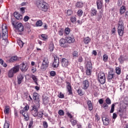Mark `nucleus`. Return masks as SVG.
Here are the masks:
<instances>
[{"instance_id": "obj_45", "label": "nucleus", "mask_w": 128, "mask_h": 128, "mask_svg": "<svg viewBox=\"0 0 128 128\" xmlns=\"http://www.w3.org/2000/svg\"><path fill=\"white\" fill-rule=\"evenodd\" d=\"M78 52L76 51H74L72 52V56L74 58H78Z\"/></svg>"}, {"instance_id": "obj_5", "label": "nucleus", "mask_w": 128, "mask_h": 128, "mask_svg": "<svg viewBox=\"0 0 128 128\" xmlns=\"http://www.w3.org/2000/svg\"><path fill=\"white\" fill-rule=\"evenodd\" d=\"M20 71V65H16L11 68L8 72V78H14V74Z\"/></svg>"}, {"instance_id": "obj_50", "label": "nucleus", "mask_w": 128, "mask_h": 128, "mask_svg": "<svg viewBox=\"0 0 128 128\" xmlns=\"http://www.w3.org/2000/svg\"><path fill=\"white\" fill-rule=\"evenodd\" d=\"M43 124V126L44 128H48V122L46 121H43L42 122Z\"/></svg>"}, {"instance_id": "obj_52", "label": "nucleus", "mask_w": 128, "mask_h": 128, "mask_svg": "<svg viewBox=\"0 0 128 128\" xmlns=\"http://www.w3.org/2000/svg\"><path fill=\"white\" fill-rule=\"evenodd\" d=\"M106 102L107 104H112V100L110 98H108L106 100Z\"/></svg>"}, {"instance_id": "obj_54", "label": "nucleus", "mask_w": 128, "mask_h": 128, "mask_svg": "<svg viewBox=\"0 0 128 128\" xmlns=\"http://www.w3.org/2000/svg\"><path fill=\"white\" fill-rule=\"evenodd\" d=\"M42 116H44V112H38L37 116H38V118H42Z\"/></svg>"}, {"instance_id": "obj_56", "label": "nucleus", "mask_w": 128, "mask_h": 128, "mask_svg": "<svg viewBox=\"0 0 128 128\" xmlns=\"http://www.w3.org/2000/svg\"><path fill=\"white\" fill-rule=\"evenodd\" d=\"M117 4L118 6H121L122 4V0H118Z\"/></svg>"}, {"instance_id": "obj_12", "label": "nucleus", "mask_w": 128, "mask_h": 128, "mask_svg": "<svg viewBox=\"0 0 128 128\" xmlns=\"http://www.w3.org/2000/svg\"><path fill=\"white\" fill-rule=\"evenodd\" d=\"M60 64V58L58 56H54V62L52 64L53 68H58V65Z\"/></svg>"}, {"instance_id": "obj_24", "label": "nucleus", "mask_w": 128, "mask_h": 128, "mask_svg": "<svg viewBox=\"0 0 128 128\" xmlns=\"http://www.w3.org/2000/svg\"><path fill=\"white\" fill-rule=\"evenodd\" d=\"M128 60V58L126 56H120L118 58V61L121 64H124V62Z\"/></svg>"}, {"instance_id": "obj_15", "label": "nucleus", "mask_w": 128, "mask_h": 128, "mask_svg": "<svg viewBox=\"0 0 128 128\" xmlns=\"http://www.w3.org/2000/svg\"><path fill=\"white\" fill-rule=\"evenodd\" d=\"M116 76V74H114V70H111L108 72V80H112L114 77Z\"/></svg>"}, {"instance_id": "obj_49", "label": "nucleus", "mask_w": 128, "mask_h": 128, "mask_svg": "<svg viewBox=\"0 0 128 128\" xmlns=\"http://www.w3.org/2000/svg\"><path fill=\"white\" fill-rule=\"evenodd\" d=\"M28 110H30V106L28 104H26L23 108V110H24V112H27Z\"/></svg>"}, {"instance_id": "obj_33", "label": "nucleus", "mask_w": 128, "mask_h": 128, "mask_svg": "<svg viewBox=\"0 0 128 128\" xmlns=\"http://www.w3.org/2000/svg\"><path fill=\"white\" fill-rule=\"evenodd\" d=\"M4 114H10V106H6L4 110Z\"/></svg>"}, {"instance_id": "obj_37", "label": "nucleus", "mask_w": 128, "mask_h": 128, "mask_svg": "<svg viewBox=\"0 0 128 128\" xmlns=\"http://www.w3.org/2000/svg\"><path fill=\"white\" fill-rule=\"evenodd\" d=\"M64 36H68L70 34V29L68 28H66L64 30Z\"/></svg>"}, {"instance_id": "obj_55", "label": "nucleus", "mask_w": 128, "mask_h": 128, "mask_svg": "<svg viewBox=\"0 0 128 128\" xmlns=\"http://www.w3.org/2000/svg\"><path fill=\"white\" fill-rule=\"evenodd\" d=\"M58 96L60 98H64V95L62 93V92H60L59 94H58Z\"/></svg>"}, {"instance_id": "obj_41", "label": "nucleus", "mask_w": 128, "mask_h": 128, "mask_svg": "<svg viewBox=\"0 0 128 128\" xmlns=\"http://www.w3.org/2000/svg\"><path fill=\"white\" fill-rule=\"evenodd\" d=\"M102 60L104 62H106L108 60V56L106 54H104L102 57Z\"/></svg>"}, {"instance_id": "obj_35", "label": "nucleus", "mask_w": 128, "mask_h": 128, "mask_svg": "<svg viewBox=\"0 0 128 128\" xmlns=\"http://www.w3.org/2000/svg\"><path fill=\"white\" fill-rule=\"evenodd\" d=\"M126 12V6H122L120 10V14H124V12Z\"/></svg>"}, {"instance_id": "obj_36", "label": "nucleus", "mask_w": 128, "mask_h": 128, "mask_svg": "<svg viewBox=\"0 0 128 128\" xmlns=\"http://www.w3.org/2000/svg\"><path fill=\"white\" fill-rule=\"evenodd\" d=\"M11 22H12V26H13L14 28L16 26V24H18V22H16V19L14 18H12Z\"/></svg>"}, {"instance_id": "obj_2", "label": "nucleus", "mask_w": 128, "mask_h": 128, "mask_svg": "<svg viewBox=\"0 0 128 128\" xmlns=\"http://www.w3.org/2000/svg\"><path fill=\"white\" fill-rule=\"evenodd\" d=\"M36 4L38 8L42 12H46L48 10V4L45 2L37 0Z\"/></svg>"}, {"instance_id": "obj_6", "label": "nucleus", "mask_w": 128, "mask_h": 128, "mask_svg": "<svg viewBox=\"0 0 128 128\" xmlns=\"http://www.w3.org/2000/svg\"><path fill=\"white\" fill-rule=\"evenodd\" d=\"M2 34L0 33V40H2H2H6L8 39V30L6 29V25L2 26Z\"/></svg>"}, {"instance_id": "obj_61", "label": "nucleus", "mask_w": 128, "mask_h": 128, "mask_svg": "<svg viewBox=\"0 0 128 128\" xmlns=\"http://www.w3.org/2000/svg\"><path fill=\"white\" fill-rule=\"evenodd\" d=\"M4 128H10V124L6 122L4 124Z\"/></svg>"}, {"instance_id": "obj_58", "label": "nucleus", "mask_w": 128, "mask_h": 128, "mask_svg": "<svg viewBox=\"0 0 128 128\" xmlns=\"http://www.w3.org/2000/svg\"><path fill=\"white\" fill-rule=\"evenodd\" d=\"M33 124H34V120H32L30 122L28 128H32Z\"/></svg>"}, {"instance_id": "obj_16", "label": "nucleus", "mask_w": 128, "mask_h": 128, "mask_svg": "<svg viewBox=\"0 0 128 128\" xmlns=\"http://www.w3.org/2000/svg\"><path fill=\"white\" fill-rule=\"evenodd\" d=\"M66 84H68L66 88L68 90V94L72 96V86H70V83L69 82H66Z\"/></svg>"}, {"instance_id": "obj_63", "label": "nucleus", "mask_w": 128, "mask_h": 128, "mask_svg": "<svg viewBox=\"0 0 128 128\" xmlns=\"http://www.w3.org/2000/svg\"><path fill=\"white\" fill-rule=\"evenodd\" d=\"M49 50H50V52H52L54 50V44H50V45Z\"/></svg>"}, {"instance_id": "obj_53", "label": "nucleus", "mask_w": 128, "mask_h": 128, "mask_svg": "<svg viewBox=\"0 0 128 128\" xmlns=\"http://www.w3.org/2000/svg\"><path fill=\"white\" fill-rule=\"evenodd\" d=\"M83 60H84V58H82V56H80L78 57V62H82Z\"/></svg>"}, {"instance_id": "obj_32", "label": "nucleus", "mask_w": 128, "mask_h": 128, "mask_svg": "<svg viewBox=\"0 0 128 128\" xmlns=\"http://www.w3.org/2000/svg\"><path fill=\"white\" fill-rule=\"evenodd\" d=\"M0 64L4 66V68H6V66H8L6 63L4 62V60L2 58L0 59Z\"/></svg>"}, {"instance_id": "obj_51", "label": "nucleus", "mask_w": 128, "mask_h": 128, "mask_svg": "<svg viewBox=\"0 0 128 128\" xmlns=\"http://www.w3.org/2000/svg\"><path fill=\"white\" fill-rule=\"evenodd\" d=\"M58 114L60 116H64V112L62 110H60L58 112Z\"/></svg>"}, {"instance_id": "obj_23", "label": "nucleus", "mask_w": 128, "mask_h": 128, "mask_svg": "<svg viewBox=\"0 0 128 128\" xmlns=\"http://www.w3.org/2000/svg\"><path fill=\"white\" fill-rule=\"evenodd\" d=\"M118 114L121 119L122 118H124V110H122V108H118Z\"/></svg>"}, {"instance_id": "obj_38", "label": "nucleus", "mask_w": 128, "mask_h": 128, "mask_svg": "<svg viewBox=\"0 0 128 128\" xmlns=\"http://www.w3.org/2000/svg\"><path fill=\"white\" fill-rule=\"evenodd\" d=\"M100 16H98V17L96 18H97V20L100 21V18H102V12H104V10H102L100 11Z\"/></svg>"}, {"instance_id": "obj_3", "label": "nucleus", "mask_w": 128, "mask_h": 128, "mask_svg": "<svg viewBox=\"0 0 128 128\" xmlns=\"http://www.w3.org/2000/svg\"><path fill=\"white\" fill-rule=\"evenodd\" d=\"M118 33L119 36H124V18H120V20L118 21Z\"/></svg>"}, {"instance_id": "obj_39", "label": "nucleus", "mask_w": 128, "mask_h": 128, "mask_svg": "<svg viewBox=\"0 0 128 128\" xmlns=\"http://www.w3.org/2000/svg\"><path fill=\"white\" fill-rule=\"evenodd\" d=\"M116 72L117 74H120V72H122V70L120 67H116Z\"/></svg>"}, {"instance_id": "obj_27", "label": "nucleus", "mask_w": 128, "mask_h": 128, "mask_svg": "<svg viewBox=\"0 0 128 128\" xmlns=\"http://www.w3.org/2000/svg\"><path fill=\"white\" fill-rule=\"evenodd\" d=\"M33 98L34 100H36L38 102H40V98H38V93H34L33 94Z\"/></svg>"}, {"instance_id": "obj_1", "label": "nucleus", "mask_w": 128, "mask_h": 128, "mask_svg": "<svg viewBox=\"0 0 128 128\" xmlns=\"http://www.w3.org/2000/svg\"><path fill=\"white\" fill-rule=\"evenodd\" d=\"M85 68H86V74L91 76L92 70V64L90 61V58L88 57L85 58Z\"/></svg>"}, {"instance_id": "obj_18", "label": "nucleus", "mask_w": 128, "mask_h": 128, "mask_svg": "<svg viewBox=\"0 0 128 128\" xmlns=\"http://www.w3.org/2000/svg\"><path fill=\"white\" fill-rule=\"evenodd\" d=\"M83 90H88V86H90V84L88 83V80H85L83 81V84L82 85Z\"/></svg>"}, {"instance_id": "obj_28", "label": "nucleus", "mask_w": 128, "mask_h": 128, "mask_svg": "<svg viewBox=\"0 0 128 128\" xmlns=\"http://www.w3.org/2000/svg\"><path fill=\"white\" fill-rule=\"evenodd\" d=\"M96 12H98L96 9L94 8H92L91 9L90 14H91V16H96Z\"/></svg>"}, {"instance_id": "obj_21", "label": "nucleus", "mask_w": 128, "mask_h": 128, "mask_svg": "<svg viewBox=\"0 0 128 128\" xmlns=\"http://www.w3.org/2000/svg\"><path fill=\"white\" fill-rule=\"evenodd\" d=\"M102 121L103 122L104 126H108V124H110V120L108 119V118L102 117Z\"/></svg>"}, {"instance_id": "obj_19", "label": "nucleus", "mask_w": 128, "mask_h": 128, "mask_svg": "<svg viewBox=\"0 0 128 128\" xmlns=\"http://www.w3.org/2000/svg\"><path fill=\"white\" fill-rule=\"evenodd\" d=\"M18 84H20L24 80V76L22 74H19L17 76Z\"/></svg>"}, {"instance_id": "obj_42", "label": "nucleus", "mask_w": 128, "mask_h": 128, "mask_svg": "<svg viewBox=\"0 0 128 128\" xmlns=\"http://www.w3.org/2000/svg\"><path fill=\"white\" fill-rule=\"evenodd\" d=\"M36 26H42V22L40 20H39L36 22Z\"/></svg>"}, {"instance_id": "obj_8", "label": "nucleus", "mask_w": 128, "mask_h": 128, "mask_svg": "<svg viewBox=\"0 0 128 128\" xmlns=\"http://www.w3.org/2000/svg\"><path fill=\"white\" fill-rule=\"evenodd\" d=\"M14 28L16 32H20L19 34H22V32H24V25H22V22H17Z\"/></svg>"}, {"instance_id": "obj_48", "label": "nucleus", "mask_w": 128, "mask_h": 128, "mask_svg": "<svg viewBox=\"0 0 128 128\" xmlns=\"http://www.w3.org/2000/svg\"><path fill=\"white\" fill-rule=\"evenodd\" d=\"M83 14H84V12L82 10H78L77 12V14L78 16H82Z\"/></svg>"}, {"instance_id": "obj_60", "label": "nucleus", "mask_w": 128, "mask_h": 128, "mask_svg": "<svg viewBox=\"0 0 128 128\" xmlns=\"http://www.w3.org/2000/svg\"><path fill=\"white\" fill-rule=\"evenodd\" d=\"M66 114L67 115L68 118H74V116H72V114H70V112H67Z\"/></svg>"}, {"instance_id": "obj_44", "label": "nucleus", "mask_w": 128, "mask_h": 128, "mask_svg": "<svg viewBox=\"0 0 128 128\" xmlns=\"http://www.w3.org/2000/svg\"><path fill=\"white\" fill-rule=\"evenodd\" d=\"M70 122L73 126H76L78 123V121L76 120H73L72 119H71Z\"/></svg>"}, {"instance_id": "obj_57", "label": "nucleus", "mask_w": 128, "mask_h": 128, "mask_svg": "<svg viewBox=\"0 0 128 128\" xmlns=\"http://www.w3.org/2000/svg\"><path fill=\"white\" fill-rule=\"evenodd\" d=\"M42 38H43L44 40H46L48 38V36L46 34H42L41 36Z\"/></svg>"}, {"instance_id": "obj_31", "label": "nucleus", "mask_w": 128, "mask_h": 128, "mask_svg": "<svg viewBox=\"0 0 128 128\" xmlns=\"http://www.w3.org/2000/svg\"><path fill=\"white\" fill-rule=\"evenodd\" d=\"M90 37H86L84 38V44H88L89 42H90Z\"/></svg>"}, {"instance_id": "obj_14", "label": "nucleus", "mask_w": 128, "mask_h": 128, "mask_svg": "<svg viewBox=\"0 0 128 128\" xmlns=\"http://www.w3.org/2000/svg\"><path fill=\"white\" fill-rule=\"evenodd\" d=\"M62 66L63 68H66L68 66V60L65 58L62 59Z\"/></svg>"}, {"instance_id": "obj_9", "label": "nucleus", "mask_w": 128, "mask_h": 128, "mask_svg": "<svg viewBox=\"0 0 128 128\" xmlns=\"http://www.w3.org/2000/svg\"><path fill=\"white\" fill-rule=\"evenodd\" d=\"M31 107H32V109L30 110V112L32 116H33L34 118H36V116H38V108H37L36 104H34L33 106H32Z\"/></svg>"}, {"instance_id": "obj_34", "label": "nucleus", "mask_w": 128, "mask_h": 128, "mask_svg": "<svg viewBox=\"0 0 128 128\" xmlns=\"http://www.w3.org/2000/svg\"><path fill=\"white\" fill-rule=\"evenodd\" d=\"M64 28H60L58 31V34L60 36H64Z\"/></svg>"}, {"instance_id": "obj_47", "label": "nucleus", "mask_w": 128, "mask_h": 128, "mask_svg": "<svg viewBox=\"0 0 128 128\" xmlns=\"http://www.w3.org/2000/svg\"><path fill=\"white\" fill-rule=\"evenodd\" d=\"M116 106V104H113L111 106V109L110 110V114H112L114 112V106Z\"/></svg>"}, {"instance_id": "obj_40", "label": "nucleus", "mask_w": 128, "mask_h": 128, "mask_svg": "<svg viewBox=\"0 0 128 128\" xmlns=\"http://www.w3.org/2000/svg\"><path fill=\"white\" fill-rule=\"evenodd\" d=\"M102 108L105 110H108V104H106V103L104 102L102 106Z\"/></svg>"}, {"instance_id": "obj_26", "label": "nucleus", "mask_w": 128, "mask_h": 128, "mask_svg": "<svg viewBox=\"0 0 128 128\" xmlns=\"http://www.w3.org/2000/svg\"><path fill=\"white\" fill-rule=\"evenodd\" d=\"M16 60H18V58L16 56H14L10 58L9 62H16Z\"/></svg>"}, {"instance_id": "obj_46", "label": "nucleus", "mask_w": 128, "mask_h": 128, "mask_svg": "<svg viewBox=\"0 0 128 128\" xmlns=\"http://www.w3.org/2000/svg\"><path fill=\"white\" fill-rule=\"evenodd\" d=\"M76 92L78 93V94H79V96H84V92H82V91L80 88H78L76 90Z\"/></svg>"}, {"instance_id": "obj_11", "label": "nucleus", "mask_w": 128, "mask_h": 128, "mask_svg": "<svg viewBox=\"0 0 128 128\" xmlns=\"http://www.w3.org/2000/svg\"><path fill=\"white\" fill-rule=\"evenodd\" d=\"M66 40L68 44H74V36L72 34H69L66 37Z\"/></svg>"}, {"instance_id": "obj_30", "label": "nucleus", "mask_w": 128, "mask_h": 128, "mask_svg": "<svg viewBox=\"0 0 128 128\" xmlns=\"http://www.w3.org/2000/svg\"><path fill=\"white\" fill-rule=\"evenodd\" d=\"M76 8H81L84 6V4L82 2H78L76 4Z\"/></svg>"}, {"instance_id": "obj_59", "label": "nucleus", "mask_w": 128, "mask_h": 128, "mask_svg": "<svg viewBox=\"0 0 128 128\" xmlns=\"http://www.w3.org/2000/svg\"><path fill=\"white\" fill-rule=\"evenodd\" d=\"M70 20L72 22H76V18L74 16H72L70 18Z\"/></svg>"}, {"instance_id": "obj_7", "label": "nucleus", "mask_w": 128, "mask_h": 128, "mask_svg": "<svg viewBox=\"0 0 128 128\" xmlns=\"http://www.w3.org/2000/svg\"><path fill=\"white\" fill-rule=\"evenodd\" d=\"M98 80L101 84H104L106 82V74L104 72H100L98 76Z\"/></svg>"}, {"instance_id": "obj_43", "label": "nucleus", "mask_w": 128, "mask_h": 128, "mask_svg": "<svg viewBox=\"0 0 128 128\" xmlns=\"http://www.w3.org/2000/svg\"><path fill=\"white\" fill-rule=\"evenodd\" d=\"M18 43L20 48H22V46H24V42H22L20 40H19L18 41Z\"/></svg>"}, {"instance_id": "obj_64", "label": "nucleus", "mask_w": 128, "mask_h": 128, "mask_svg": "<svg viewBox=\"0 0 128 128\" xmlns=\"http://www.w3.org/2000/svg\"><path fill=\"white\" fill-rule=\"evenodd\" d=\"M30 20V17L28 16H25L24 18V22H28Z\"/></svg>"}, {"instance_id": "obj_62", "label": "nucleus", "mask_w": 128, "mask_h": 128, "mask_svg": "<svg viewBox=\"0 0 128 128\" xmlns=\"http://www.w3.org/2000/svg\"><path fill=\"white\" fill-rule=\"evenodd\" d=\"M66 14L68 16H70L72 14V10H68L66 12Z\"/></svg>"}, {"instance_id": "obj_29", "label": "nucleus", "mask_w": 128, "mask_h": 128, "mask_svg": "<svg viewBox=\"0 0 128 128\" xmlns=\"http://www.w3.org/2000/svg\"><path fill=\"white\" fill-rule=\"evenodd\" d=\"M31 78H32V80H34V82H35L36 84V86H38V78L36 77V76H34V75H32L31 76Z\"/></svg>"}, {"instance_id": "obj_10", "label": "nucleus", "mask_w": 128, "mask_h": 128, "mask_svg": "<svg viewBox=\"0 0 128 128\" xmlns=\"http://www.w3.org/2000/svg\"><path fill=\"white\" fill-rule=\"evenodd\" d=\"M59 44L60 46L62 48H68V41H66V39L64 38H61L59 40Z\"/></svg>"}, {"instance_id": "obj_20", "label": "nucleus", "mask_w": 128, "mask_h": 128, "mask_svg": "<svg viewBox=\"0 0 128 128\" xmlns=\"http://www.w3.org/2000/svg\"><path fill=\"white\" fill-rule=\"evenodd\" d=\"M14 16L16 18V20H22V16L20 15L18 12H14Z\"/></svg>"}, {"instance_id": "obj_22", "label": "nucleus", "mask_w": 128, "mask_h": 128, "mask_svg": "<svg viewBox=\"0 0 128 128\" xmlns=\"http://www.w3.org/2000/svg\"><path fill=\"white\" fill-rule=\"evenodd\" d=\"M96 4L98 10H102V0H97Z\"/></svg>"}, {"instance_id": "obj_17", "label": "nucleus", "mask_w": 128, "mask_h": 128, "mask_svg": "<svg viewBox=\"0 0 128 128\" xmlns=\"http://www.w3.org/2000/svg\"><path fill=\"white\" fill-rule=\"evenodd\" d=\"M28 64L23 63L20 65V69L22 72H26L28 70Z\"/></svg>"}, {"instance_id": "obj_13", "label": "nucleus", "mask_w": 128, "mask_h": 128, "mask_svg": "<svg viewBox=\"0 0 128 128\" xmlns=\"http://www.w3.org/2000/svg\"><path fill=\"white\" fill-rule=\"evenodd\" d=\"M20 112L21 114H22L24 117V120H25L26 122H28V120H30V116H28V112L24 111V110H20Z\"/></svg>"}, {"instance_id": "obj_25", "label": "nucleus", "mask_w": 128, "mask_h": 128, "mask_svg": "<svg viewBox=\"0 0 128 128\" xmlns=\"http://www.w3.org/2000/svg\"><path fill=\"white\" fill-rule=\"evenodd\" d=\"M87 104L88 106V110L90 112H92V101L90 100H88L87 101Z\"/></svg>"}, {"instance_id": "obj_4", "label": "nucleus", "mask_w": 128, "mask_h": 128, "mask_svg": "<svg viewBox=\"0 0 128 128\" xmlns=\"http://www.w3.org/2000/svg\"><path fill=\"white\" fill-rule=\"evenodd\" d=\"M50 64V62H48V56H45L42 59V62L40 66V70L42 72L44 70H46L48 68V64Z\"/></svg>"}]
</instances>
